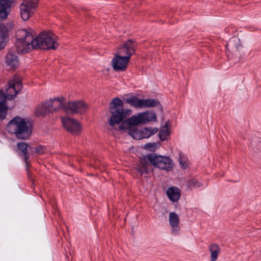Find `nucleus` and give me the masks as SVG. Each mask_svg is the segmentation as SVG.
<instances>
[{
  "mask_svg": "<svg viewBox=\"0 0 261 261\" xmlns=\"http://www.w3.org/2000/svg\"><path fill=\"white\" fill-rule=\"evenodd\" d=\"M45 103L38 106L35 111V114L38 117H43L49 114V111L45 108Z\"/></svg>",
  "mask_w": 261,
  "mask_h": 261,
  "instance_id": "a878e982",
  "label": "nucleus"
},
{
  "mask_svg": "<svg viewBox=\"0 0 261 261\" xmlns=\"http://www.w3.org/2000/svg\"><path fill=\"white\" fill-rule=\"evenodd\" d=\"M123 102L118 98H115L110 104L111 116L109 119V124L114 126L120 123L123 119L130 115L132 111L128 109H123Z\"/></svg>",
  "mask_w": 261,
  "mask_h": 261,
  "instance_id": "7ed1b4c3",
  "label": "nucleus"
},
{
  "mask_svg": "<svg viewBox=\"0 0 261 261\" xmlns=\"http://www.w3.org/2000/svg\"><path fill=\"white\" fill-rule=\"evenodd\" d=\"M178 161L182 169H185L187 168L189 166L188 158L183 153L180 152L179 153L178 155Z\"/></svg>",
  "mask_w": 261,
  "mask_h": 261,
  "instance_id": "bb28decb",
  "label": "nucleus"
},
{
  "mask_svg": "<svg viewBox=\"0 0 261 261\" xmlns=\"http://www.w3.org/2000/svg\"><path fill=\"white\" fill-rule=\"evenodd\" d=\"M169 127V123L166 122L160 132L159 137L162 141L167 140L170 136V130Z\"/></svg>",
  "mask_w": 261,
  "mask_h": 261,
  "instance_id": "5701e85b",
  "label": "nucleus"
},
{
  "mask_svg": "<svg viewBox=\"0 0 261 261\" xmlns=\"http://www.w3.org/2000/svg\"><path fill=\"white\" fill-rule=\"evenodd\" d=\"M169 224L171 227V233L177 236L179 233V218L174 212H171L169 216Z\"/></svg>",
  "mask_w": 261,
  "mask_h": 261,
  "instance_id": "4468645a",
  "label": "nucleus"
},
{
  "mask_svg": "<svg viewBox=\"0 0 261 261\" xmlns=\"http://www.w3.org/2000/svg\"><path fill=\"white\" fill-rule=\"evenodd\" d=\"M11 0H0V20L7 18L11 11L12 4Z\"/></svg>",
  "mask_w": 261,
  "mask_h": 261,
  "instance_id": "dca6fc26",
  "label": "nucleus"
},
{
  "mask_svg": "<svg viewBox=\"0 0 261 261\" xmlns=\"http://www.w3.org/2000/svg\"><path fill=\"white\" fill-rule=\"evenodd\" d=\"M158 147L159 145L156 143H148L146 144L144 146V149L150 151H155Z\"/></svg>",
  "mask_w": 261,
  "mask_h": 261,
  "instance_id": "c85d7f7f",
  "label": "nucleus"
},
{
  "mask_svg": "<svg viewBox=\"0 0 261 261\" xmlns=\"http://www.w3.org/2000/svg\"><path fill=\"white\" fill-rule=\"evenodd\" d=\"M239 43V39L238 38L236 37H233L232 38L228 43L226 44V47L227 49H229V47H232L235 44H237Z\"/></svg>",
  "mask_w": 261,
  "mask_h": 261,
  "instance_id": "c756f323",
  "label": "nucleus"
},
{
  "mask_svg": "<svg viewBox=\"0 0 261 261\" xmlns=\"http://www.w3.org/2000/svg\"><path fill=\"white\" fill-rule=\"evenodd\" d=\"M135 43L132 40H128L118 49L116 54L124 58L128 57V59L130 60V57L135 52Z\"/></svg>",
  "mask_w": 261,
  "mask_h": 261,
  "instance_id": "9b49d317",
  "label": "nucleus"
},
{
  "mask_svg": "<svg viewBox=\"0 0 261 261\" xmlns=\"http://www.w3.org/2000/svg\"><path fill=\"white\" fill-rule=\"evenodd\" d=\"M38 0H22L20 5V15L23 20H28L35 12Z\"/></svg>",
  "mask_w": 261,
  "mask_h": 261,
  "instance_id": "1a4fd4ad",
  "label": "nucleus"
},
{
  "mask_svg": "<svg viewBox=\"0 0 261 261\" xmlns=\"http://www.w3.org/2000/svg\"><path fill=\"white\" fill-rule=\"evenodd\" d=\"M166 194L169 199L173 202L178 201L180 197V190L175 187H171L168 188Z\"/></svg>",
  "mask_w": 261,
  "mask_h": 261,
  "instance_id": "a211bd4d",
  "label": "nucleus"
},
{
  "mask_svg": "<svg viewBox=\"0 0 261 261\" xmlns=\"http://www.w3.org/2000/svg\"><path fill=\"white\" fill-rule=\"evenodd\" d=\"M156 116L154 113L145 111L132 116L119 126V129L129 128L130 126L145 124L151 121H156Z\"/></svg>",
  "mask_w": 261,
  "mask_h": 261,
  "instance_id": "39448f33",
  "label": "nucleus"
},
{
  "mask_svg": "<svg viewBox=\"0 0 261 261\" xmlns=\"http://www.w3.org/2000/svg\"><path fill=\"white\" fill-rule=\"evenodd\" d=\"M16 37V47L18 53L26 54L36 48L34 39L30 32L25 29L19 30L17 32Z\"/></svg>",
  "mask_w": 261,
  "mask_h": 261,
  "instance_id": "20e7f679",
  "label": "nucleus"
},
{
  "mask_svg": "<svg viewBox=\"0 0 261 261\" xmlns=\"http://www.w3.org/2000/svg\"><path fill=\"white\" fill-rule=\"evenodd\" d=\"M7 65L9 67V69H12L19 64L18 57L15 54L9 52L6 58Z\"/></svg>",
  "mask_w": 261,
  "mask_h": 261,
  "instance_id": "f3484780",
  "label": "nucleus"
},
{
  "mask_svg": "<svg viewBox=\"0 0 261 261\" xmlns=\"http://www.w3.org/2000/svg\"><path fill=\"white\" fill-rule=\"evenodd\" d=\"M129 61L128 57L124 58L115 54L112 61L113 67L116 71H124L126 69Z\"/></svg>",
  "mask_w": 261,
  "mask_h": 261,
  "instance_id": "ddd939ff",
  "label": "nucleus"
},
{
  "mask_svg": "<svg viewBox=\"0 0 261 261\" xmlns=\"http://www.w3.org/2000/svg\"><path fill=\"white\" fill-rule=\"evenodd\" d=\"M147 158L154 167L167 171H170L173 168V162L169 157L151 153Z\"/></svg>",
  "mask_w": 261,
  "mask_h": 261,
  "instance_id": "0eeeda50",
  "label": "nucleus"
},
{
  "mask_svg": "<svg viewBox=\"0 0 261 261\" xmlns=\"http://www.w3.org/2000/svg\"><path fill=\"white\" fill-rule=\"evenodd\" d=\"M2 39H0V50L4 48L5 46V42L4 41L1 40Z\"/></svg>",
  "mask_w": 261,
  "mask_h": 261,
  "instance_id": "2f4dec72",
  "label": "nucleus"
},
{
  "mask_svg": "<svg viewBox=\"0 0 261 261\" xmlns=\"http://www.w3.org/2000/svg\"><path fill=\"white\" fill-rule=\"evenodd\" d=\"M124 129H128L129 135L134 139L141 140V129H138L135 125L130 126L129 128H124Z\"/></svg>",
  "mask_w": 261,
  "mask_h": 261,
  "instance_id": "393cba45",
  "label": "nucleus"
},
{
  "mask_svg": "<svg viewBox=\"0 0 261 261\" xmlns=\"http://www.w3.org/2000/svg\"><path fill=\"white\" fill-rule=\"evenodd\" d=\"M235 47H236V48H239V46H237V45H236V46H235Z\"/></svg>",
  "mask_w": 261,
  "mask_h": 261,
  "instance_id": "473e14b6",
  "label": "nucleus"
},
{
  "mask_svg": "<svg viewBox=\"0 0 261 261\" xmlns=\"http://www.w3.org/2000/svg\"><path fill=\"white\" fill-rule=\"evenodd\" d=\"M35 150L39 154H42L45 152L46 148L43 146H39L38 148H35Z\"/></svg>",
  "mask_w": 261,
  "mask_h": 261,
  "instance_id": "7c9ffc66",
  "label": "nucleus"
},
{
  "mask_svg": "<svg viewBox=\"0 0 261 261\" xmlns=\"http://www.w3.org/2000/svg\"><path fill=\"white\" fill-rule=\"evenodd\" d=\"M149 164L145 160H141L140 164L136 167L137 170L140 174L146 173L149 171Z\"/></svg>",
  "mask_w": 261,
  "mask_h": 261,
  "instance_id": "b1692460",
  "label": "nucleus"
},
{
  "mask_svg": "<svg viewBox=\"0 0 261 261\" xmlns=\"http://www.w3.org/2000/svg\"><path fill=\"white\" fill-rule=\"evenodd\" d=\"M7 130L21 140L28 139L32 132V125L28 119L15 116L7 124Z\"/></svg>",
  "mask_w": 261,
  "mask_h": 261,
  "instance_id": "f03ea898",
  "label": "nucleus"
},
{
  "mask_svg": "<svg viewBox=\"0 0 261 261\" xmlns=\"http://www.w3.org/2000/svg\"><path fill=\"white\" fill-rule=\"evenodd\" d=\"M64 102V98L62 97L50 99L45 102V108L49 111V113H53L61 108Z\"/></svg>",
  "mask_w": 261,
  "mask_h": 261,
  "instance_id": "2eb2a0df",
  "label": "nucleus"
},
{
  "mask_svg": "<svg viewBox=\"0 0 261 261\" xmlns=\"http://www.w3.org/2000/svg\"><path fill=\"white\" fill-rule=\"evenodd\" d=\"M63 125L67 131L74 135H78L81 130V126L79 122L68 117L61 118Z\"/></svg>",
  "mask_w": 261,
  "mask_h": 261,
  "instance_id": "9d476101",
  "label": "nucleus"
},
{
  "mask_svg": "<svg viewBox=\"0 0 261 261\" xmlns=\"http://www.w3.org/2000/svg\"><path fill=\"white\" fill-rule=\"evenodd\" d=\"M126 102L137 109L152 108L159 105V102L152 98L140 99L136 96H129L124 98Z\"/></svg>",
  "mask_w": 261,
  "mask_h": 261,
  "instance_id": "6e6552de",
  "label": "nucleus"
},
{
  "mask_svg": "<svg viewBox=\"0 0 261 261\" xmlns=\"http://www.w3.org/2000/svg\"><path fill=\"white\" fill-rule=\"evenodd\" d=\"M36 48L41 49H56L58 44L56 36L50 31H43L34 39Z\"/></svg>",
  "mask_w": 261,
  "mask_h": 261,
  "instance_id": "423d86ee",
  "label": "nucleus"
},
{
  "mask_svg": "<svg viewBox=\"0 0 261 261\" xmlns=\"http://www.w3.org/2000/svg\"><path fill=\"white\" fill-rule=\"evenodd\" d=\"M18 148L21 150L25 156V162L28 164V159L29 157L28 153V150L33 151V148L29 146L26 143L24 142H19L17 144Z\"/></svg>",
  "mask_w": 261,
  "mask_h": 261,
  "instance_id": "412c9836",
  "label": "nucleus"
},
{
  "mask_svg": "<svg viewBox=\"0 0 261 261\" xmlns=\"http://www.w3.org/2000/svg\"><path fill=\"white\" fill-rule=\"evenodd\" d=\"M22 85L20 77L14 76L10 80L5 87V94L2 90H0V118L4 119L7 113V107L6 100L12 99L16 96L21 90Z\"/></svg>",
  "mask_w": 261,
  "mask_h": 261,
  "instance_id": "f257e3e1",
  "label": "nucleus"
},
{
  "mask_svg": "<svg viewBox=\"0 0 261 261\" xmlns=\"http://www.w3.org/2000/svg\"><path fill=\"white\" fill-rule=\"evenodd\" d=\"M188 186L194 188H200L204 186L205 184L203 181H200L195 179L192 178L188 180Z\"/></svg>",
  "mask_w": 261,
  "mask_h": 261,
  "instance_id": "cd10ccee",
  "label": "nucleus"
},
{
  "mask_svg": "<svg viewBox=\"0 0 261 261\" xmlns=\"http://www.w3.org/2000/svg\"><path fill=\"white\" fill-rule=\"evenodd\" d=\"M208 250L211 253V261H216L220 252L219 247L217 244H213L209 247Z\"/></svg>",
  "mask_w": 261,
  "mask_h": 261,
  "instance_id": "4be33fe9",
  "label": "nucleus"
},
{
  "mask_svg": "<svg viewBox=\"0 0 261 261\" xmlns=\"http://www.w3.org/2000/svg\"><path fill=\"white\" fill-rule=\"evenodd\" d=\"M12 24L9 23H0V39L6 42L9 30L12 28Z\"/></svg>",
  "mask_w": 261,
  "mask_h": 261,
  "instance_id": "6ab92c4d",
  "label": "nucleus"
},
{
  "mask_svg": "<svg viewBox=\"0 0 261 261\" xmlns=\"http://www.w3.org/2000/svg\"><path fill=\"white\" fill-rule=\"evenodd\" d=\"M158 131V129L156 127L152 128L151 127H148L141 129V139L143 138H148L156 133Z\"/></svg>",
  "mask_w": 261,
  "mask_h": 261,
  "instance_id": "aec40b11",
  "label": "nucleus"
},
{
  "mask_svg": "<svg viewBox=\"0 0 261 261\" xmlns=\"http://www.w3.org/2000/svg\"><path fill=\"white\" fill-rule=\"evenodd\" d=\"M66 113H82L87 109L86 104L82 101L69 102L64 106Z\"/></svg>",
  "mask_w": 261,
  "mask_h": 261,
  "instance_id": "f8f14e48",
  "label": "nucleus"
}]
</instances>
